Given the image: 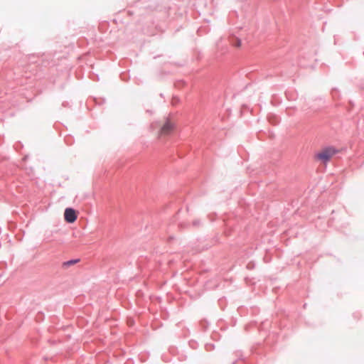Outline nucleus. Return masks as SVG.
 <instances>
[{
    "mask_svg": "<svg viewBox=\"0 0 364 364\" xmlns=\"http://www.w3.org/2000/svg\"><path fill=\"white\" fill-rule=\"evenodd\" d=\"M337 150L331 146H328L325 148L320 153H318L316 154L317 159L319 160L323 161L324 163H326L329 161L331 157L336 154Z\"/></svg>",
    "mask_w": 364,
    "mask_h": 364,
    "instance_id": "nucleus-1",
    "label": "nucleus"
},
{
    "mask_svg": "<svg viewBox=\"0 0 364 364\" xmlns=\"http://www.w3.org/2000/svg\"><path fill=\"white\" fill-rule=\"evenodd\" d=\"M65 220L68 223H73L77 220V214L73 208H67L65 210Z\"/></svg>",
    "mask_w": 364,
    "mask_h": 364,
    "instance_id": "nucleus-2",
    "label": "nucleus"
},
{
    "mask_svg": "<svg viewBox=\"0 0 364 364\" xmlns=\"http://www.w3.org/2000/svg\"><path fill=\"white\" fill-rule=\"evenodd\" d=\"M173 128V124H171L168 120L161 127V132L164 134H168Z\"/></svg>",
    "mask_w": 364,
    "mask_h": 364,
    "instance_id": "nucleus-3",
    "label": "nucleus"
},
{
    "mask_svg": "<svg viewBox=\"0 0 364 364\" xmlns=\"http://www.w3.org/2000/svg\"><path fill=\"white\" fill-rule=\"evenodd\" d=\"M78 261H79V259H70V260H68L67 262H64V265L70 266L71 264H74L77 263Z\"/></svg>",
    "mask_w": 364,
    "mask_h": 364,
    "instance_id": "nucleus-4",
    "label": "nucleus"
},
{
    "mask_svg": "<svg viewBox=\"0 0 364 364\" xmlns=\"http://www.w3.org/2000/svg\"><path fill=\"white\" fill-rule=\"evenodd\" d=\"M241 45V41L240 39H237V41H236V43H235V46L239 47Z\"/></svg>",
    "mask_w": 364,
    "mask_h": 364,
    "instance_id": "nucleus-5",
    "label": "nucleus"
},
{
    "mask_svg": "<svg viewBox=\"0 0 364 364\" xmlns=\"http://www.w3.org/2000/svg\"><path fill=\"white\" fill-rule=\"evenodd\" d=\"M198 224H199V222H198V221H196H196H194V222H193V225H198Z\"/></svg>",
    "mask_w": 364,
    "mask_h": 364,
    "instance_id": "nucleus-6",
    "label": "nucleus"
}]
</instances>
